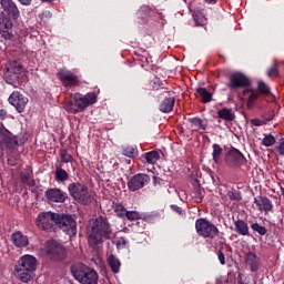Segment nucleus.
Masks as SVG:
<instances>
[{
  "label": "nucleus",
  "mask_w": 284,
  "mask_h": 284,
  "mask_svg": "<svg viewBox=\"0 0 284 284\" xmlns=\"http://www.w3.org/2000/svg\"><path fill=\"white\" fill-rule=\"evenodd\" d=\"M276 150H277L280 156H284V138L282 139V141L277 145Z\"/></svg>",
  "instance_id": "obj_47"
},
{
  "label": "nucleus",
  "mask_w": 284,
  "mask_h": 284,
  "mask_svg": "<svg viewBox=\"0 0 284 284\" xmlns=\"http://www.w3.org/2000/svg\"><path fill=\"white\" fill-rule=\"evenodd\" d=\"M21 72H23V67L21 63L12 61L7 64V74H14L16 78H19Z\"/></svg>",
  "instance_id": "obj_27"
},
{
  "label": "nucleus",
  "mask_w": 284,
  "mask_h": 284,
  "mask_svg": "<svg viewBox=\"0 0 284 284\" xmlns=\"http://www.w3.org/2000/svg\"><path fill=\"white\" fill-rule=\"evenodd\" d=\"M122 154L129 159H134L135 156H139V150L134 146H126L123 149Z\"/></svg>",
  "instance_id": "obj_33"
},
{
  "label": "nucleus",
  "mask_w": 284,
  "mask_h": 284,
  "mask_svg": "<svg viewBox=\"0 0 284 284\" xmlns=\"http://www.w3.org/2000/svg\"><path fill=\"white\" fill-rule=\"evenodd\" d=\"M267 77H278V64L274 62V64L267 69L266 71Z\"/></svg>",
  "instance_id": "obj_42"
},
{
  "label": "nucleus",
  "mask_w": 284,
  "mask_h": 284,
  "mask_svg": "<svg viewBox=\"0 0 284 284\" xmlns=\"http://www.w3.org/2000/svg\"><path fill=\"white\" fill-rule=\"evenodd\" d=\"M196 94H199L202 98V103H210L212 102L213 93L207 91L205 88H197Z\"/></svg>",
  "instance_id": "obj_30"
},
{
  "label": "nucleus",
  "mask_w": 284,
  "mask_h": 284,
  "mask_svg": "<svg viewBox=\"0 0 284 284\" xmlns=\"http://www.w3.org/2000/svg\"><path fill=\"white\" fill-rule=\"evenodd\" d=\"M44 196L51 203H65V201H68L69 199L68 193L65 191L57 187L48 189L44 192Z\"/></svg>",
  "instance_id": "obj_16"
},
{
  "label": "nucleus",
  "mask_w": 284,
  "mask_h": 284,
  "mask_svg": "<svg viewBox=\"0 0 284 284\" xmlns=\"http://www.w3.org/2000/svg\"><path fill=\"white\" fill-rule=\"evenodd\" d=\"M212 156H213V161L216 165H221V156H223V148L220 146V144L214 143L212 145Z\"/></svg>",
  "instance_id": "obj_29"
},
{
  "label": "nucleus",
  "mask_w": 284,
  "mask_h": 284,
  "mask_svg": "<svg viewBox=\"0 0 284 284\" xmlns=\"http://www.w3.org/2000/svg\"><path fill=\"white\" fill-rule=\"evenodd\" d=\"M113 210L119 219H125L128 210L125 209V206H123V204H115Z\"/></svg>",
  "instance_id": "obj_36"
},
{
  "label": "nucleus",
  "mask_w": 284,
  "mask_h": 284,
  "mask_svg": "<svg viewBox=\"0 0 284 284\" xmlns=\"http://www.w3.org/2000/svg\"><path fill=\"white\" fill-rule=\"evenodd\" d=\"M43 3H52L54 0H41Z\"/></svg>",
  "instance_id": "obj_53"
},
{
  "label": "nucleus",
  "mask_w": 284,
  "mask_h": 284,
  "mask_svg": "<svg viewBox=\"0 0 284 284\" xmlns=\"http://www.w3.org/2000/svg\"><path fill=\"white\" fill-rule=\"evenodd\" d=\"M226 196L227 199H230V201H243V195L241 194V191L236 190V189H231L226 192Z\"/></svg>",
  "instance_id": "obj_32"
},
{
  "label": "nucleus",
  "mask_w": 284,
  "mask_h": 284,
  "mask_svg": "<svg viewBox=\"0 0 284 284\" xmlns=\"http://www.w3.org/2000/svg\"><path fill=\"white\" fill-rule=\"evenodd\" d=\"M205 3H216L217 0H204Z\"/></svg>",
  "instance_id": "obj_52"
},
{
  "label": "nucleus",
  "mask_w": 284,
  "mask_h": 284,
  "mask_svg": "<svg viewBox=\"0 0 284 284\" xmlns=\"http://www.w3.org/2000/svg\"><path fill=\"white\" fill-rule=\"evenodd\" d=\"M54 179L58 183H65L70 179V174L61 165H55Z\"/></svg>",
  "instance_id": "obj_26"
},
{
  "label": "nucleus",
  "mask_w": 284,
  "mask_h": 284,
  "mask_svg": "<svg viewBox=\"0 0 284 284\" xmlns=\"http://www.w3.org/2000/svg\"><path fill=\"white\" fill-rule=\"evenodd\" d=\"M55 227H60L68 236H77V221L70 214L58 213Z\"/></svg>",
  "instance_id": "obj_9"
},
{
  "label": "nucleus",
  "mask_w": 284,
  "mask_h": 284,
  "mask_svg": "<svg viewBox=\"0 0 284 284\" xmlns=\"http://www.w3.org/2000/svg\"><path fill=\"white\" fill-rule=\"evenodd\" d=\"M89 244L94 245L95 250L103 245L105 241H112L114 233L112 232V224L108 217L100 215L98 216L91 227L88 229Z\"/></svg>",
  "instance_id": "obj_1"
},
{
  "label": "nucleus",
  "mask_w": 284,
  "mask_h": 284,
  "mask_svg": "<svg viewBox=\"0 0 284 284\" xmlns=\"http://www.w3.org/2000/svg\"><path fill=\"white\" fill-rule=\"evenodd\" d=\"M60 159H61V163H73L74 162V158L68 153V150L62 149L60 151Z\"/></svg>",
  "instance_id": "obj_34"
},
{
  "label": "nucleus",
  "mask_w": 284,
  "mask_h": 284,
  "mask_svg": "<svg viewBox=\"0 0 284 284\" xmlns=\"http://www.w3.org/2000/svg\"><path fill=\"white\" fill-rule=\"evenodd\" d=\"M262 119H264L263 121H265V124L270 121L274 120V111H268L262 114Z\"/></svg>",
  "instance_id": "obj_44"
},
{
  "label": "nucleus",
  "mask_w": 284,
  "mask_h": 284,
  "mask_svg": "<svg viewBox=\"0 0 284 284\" xmlns=\"http://www.w3.org/2000/svg\"><path fill=\"white\" fill-rule=\"evenodd\" d=\"M217 258L222 265H225V253H223V248L217 251Z\"/></svg>",
  "instance_id": "obj_46"
},
{
  "label": "nucleus",
  "mask_w": 284,
  "mask_h": 284,
  "mask_svg": "<svg viewBox=\"0 0 284 284\" xmlns=\"http://www.w3.org/2000/svg\"><path fill=\"white\" fill-rule=\"evenodd\" d=\"M58 77L64 88H79L83 83L79 80V77L70 70L60 69Z\"/></svg>",
  "instance_id": "obj_13"
},
{
  "label": "nucleus",
  "mask_w": 284,
  "mask_h": 284,
  "mask_svg": "<svg viewBox=\"0 0 284 284\" xmlns=\"http://www.w3.org/2000/svg\"><path fill=\"white\" fill-rule=\"evenodd\" d=\"M258 92H252L248 97L247 103H246V108H248V110H252V108H254V103H256V101H258Z\"/></svg>",
  "instance_id": "obj_37"
},
{
  "label": "nucleus",
  "mask_w": 284,
  "mask_h": 284,
  "mask_svg": "<svg viewBox=\"0 0 284 284\" xmlns=\"http://www.w3.org/2000/svg\"><path fill=\"white\" fill-rule=\"evenodd\" d=\"M0 148H2V150H9L10 152L19 148V138L13 135L10 130L6 129L3 123H0Z\"/></svg>",
  "instance_id": "obj_10"
},
{
  "label": "nucleus",
  "mask_w": 284,
  "mask_h": 284,
  "mask_svg": "<svg viewBox=\"0 0 284 284\" xmlns=\"http://www.w3.org/2000/svg\"><path fill=\"white\" fill-rule=\"evenodd\" d=\"M234 230L240 236H250V225L245 220H237L234 222Z\"/></svg>",
  "instance_id": "obj_24"
},
{
  "label": "nucleus",
  "mask_w": 284,
  "mask_h": 284,
  "mask_svg": "<svg viewBox=\"0 0 284 284\" xmlns=\"http://www.w3.org/2000/svg\"><path fill=\"white\" fill-rule=\"evenodd\" d=\"M254 204L260 212H272V210H274V204L267 196L254 197Z\"/></svg>",
  "instance_id": "obj_19"
},
{
  "label": "nucleus",
  "mask_w": 284,
  "mask_h": 284,
  "mask_svg": "<svg viewBox=\"0 0 284 284\" xmlns=\"http://www.w3.org/2000/svg\"><path fill=\"white\" fill-rule=\"evenodd\" d=\"M245 263L251 272H258V267H261V257L254 252H248L245 256Z\"/></svg>",
  "instance_id": "obj_20"
},
{
  "label": "nucleus",
  "mask_w": 284,
  "mask_h": 284,
  "mask_svg": "<svg viewBox=\"0 0 284 284\" xmlns=\"http://www.w3.org/2000/svg\"><path fill=\"white\" fill-rule=\"evenodd\" d=\"M211 179H213V181H214V178L211 175Z\"/></svg>",
  "instance_id": "obj_58"
},
{
  "label": "nucleus",
  "mask_w": 284,
  "mask_h": 284,
  "mask_svg": "<svg viewBox=\"0 0 284 284\" xmlns=\"http://www.w3.org/2000/svg\"><path fill=\"white\" fill-rule=\"evenodd\" d=\"M171 210H173V212H176V214H182L181 209L176 204H172Z\"/></svg>",
  "instance_id": "obj_48"
},
{
  "label": "nucleus",
  "mask_w": 284,
  "mask_h": 284,
  "mask_svg": "<svg viewBox=\"0 0 284 284\" xmlns=\"http://www.w3.org/2000/svg\"><path fill=\"white\" fill-rule=\"evenodd\" d=\"M20 180L23 185H27V187H34L37 185V182H34V176L32 174V170L24 169L20 172Z\"/></svg>",
  "instance_id": "obj_21"
},
{
  "label": "nucleus",
  "mask_w": 284,
  "mask_h": 284,
  "mask_svg": "<svg viewBox=\"0 0 284 284\" xmlns=\"http://www.w3.org/2000/svg\"><path fill=\"white\" fill-rule=\"evenodd\" d=\"M0 6L8 17H4L3 13H0V36L4 41H10L12 39V20L17 21L20 17L19 7L12 0H1Z\"/></svg>",
  "instance_id": "obj_2"
},
{
  "label": "nucleus",
  "mask_w": 284,
  "mask_h": 284,
  "mask_svg": "<svg viewBox=\"0 0 284 284\" xmlns=\"http://www.w3.org/2000/svg\"><path fill=\"white\" fill-rule=\"evenodd\" d=\"M174 103H176V98L174 97V91L164 92V99L159 105L160 112L164 114H170L174 110Z\"/></svg>",
  "instance_id": "obj_18"
},
{
  "label": "nucleus",
  "mask_w": 284,
  "mask_h": 284,
  "mask_svg": "<svg viewBox=\"0 0 284 284\" xmlns=\"http://www.w3.org/2000/svg\"><path fill=\"white\" fill-rule=\"evenodd\" d=\"M11 240L16 247H28L29 245L28 236L23 235L21 232L13 233Z\"/></svg>",
  "instance_id": "obj_23"
},
{
  "label": "nucleus",
  "mask_w": 284,
  "mask_h": 284,
  "mask_svg": "<svg viewBox=\"0 0 284 284\" xmlns=\"http://www.w3.org/2000/svg\"><path fill=\"white\" fill-rule=\"evenodd\" d=\"M37 272V257L23 255L16 265V276L22 283H30Z\"/></svg>",
  "instance_id": "obj_4"
},
{
  "label": "nucleus",
  "mask_w": 284,
  "mask_h": 284,
  "mask_svg": "<svg viewBox=\"0 0 284 284\" xmlns=\"http://www.w3.org/2000/svg\"><path fill=\"white\" fill-rule=\"evenodd\" d=\"M108 263L113 274H119V272H121V260H119L116 255L114 254L109 255Z\"/></svg>",
  "instance_id": "obj_28"
},
{
  "label": "nucleus",
  "mask_w": 284,
  "mask_h": 284,
  "mask_svg": "<svg viewBox=\"0 0 284 284\" xmlns=\"http://www.w3.org/2000/svg\"><path fill=\"white\" fill-rule=\"evenodd\" d=\"M159 181V178H156V176H153V183H154V185H156V182Z\"/></svg>",
  "instance_id": "obj_54"
},
{
  "label": "nucleus",
  "mask_w": 284,
  "mask_h": 284,
  "mask_svg": "<svg viewBox=\"0 0 284 284\" xmlns=\"http://www.w3.org/2000/svg\"><path fill=\"white\" fill-rule=\"evenodd\" d=\"M21 6H30L32 3V0H18Z\"/></svg>",
  "instance_id": "obj_49"
},
{
  "label": "nucleus",
  "mask_w": 284,
  "mask_h": 284,
  "mask_svg": "<svg viewBox=\"0 0 284 284\" xmlns=\"http://www.w3.org/2000/svg\"><path fill=\"white\" fill-rule=\"evenodd\" d=\"M8 115V112L3 109L0 110V119L3 121L6 116Z\"/></svg>",
  "instance_id": "obj_50"
},
{
  "label": "nucleus",
  "mask_w": 284,
  "mask_h": 284,
  "mask_svg": "<svg viewBox=\"0 0 284 284\" xmlns=\"http://www.w3.org/2000/svg\"><path fill=\"white\" fill-rule=\"evenodd\" d=\"M68 192L71 199L77 201V203H80V205H90L91 203H94V193L90 191L88 185L81 182L70 183L68 185Z\"/></svg>",
  "instance_id": "obj_6"
},
{
  "label": "nucleus",
  "mask_w": 284,
  "mask_h": 284,
  "mask_svg": "<svg viewBox=\"0 0 284 284\" xmlns=\"http://www.w3.org/2000/svg\"><path fill=\"white\" fill-rule=\"evenodd\" d=\"M70 272L80 284H99V273L83 263L71 265Z\"/></svg>",
  "instance_id": "obj_5"
},
{
  "label": "nucleus",
  "mask_w": 284,
  "mask_h": 284,
  "mask_svg": "<svg viewBox=\"0 0 284 284\" xmlns=\"http://www.w3.org/2000/svg\"><path fill=\"white\" fill-rule=\"evenodd\" d=\"M251 230H253V232H256L257 234H260V236H265V234H267V229L265 226L258 224V222L251 224Z\"/></svg>",
  "instance_id": "obj_35"
},
{
  "label": "nucleus",
  "mask_w": 284,
  "mask_h": 284,
  "mask_svg": "<svg viewBox=\"0 0 284 284\" xmlns=\"http://www.w3.org/2000/svg\"><path fill=\"white\" fill-rule=\"evenodd\" d=\"M97 103V93L89 92L82 94L80 92L71 93L69 101L64 105V110L70 114H79V112H85L87 108Z\"/></svg>",
  "instance_id": "obj_3"
},
{
  "label": "nucleus",
  "mask_w": 284,
  "mask_h": 284,
  "mask_svg": "<svg viewBox=\"0 0 284 284\" xmlns=\"http://www.w3.org/2000/svg\"><path fill=\"white\" fill-rule=\"evenodd\" d=\"M196 23H199V19L195 18Z\"/></svg>",
  "instance_id": "obj_57"
},
{
  "label": "nucleus",
  "mask_w": 284,
  "mask_h": 284,
  "mask_svg": "<svg viewBox=\"0 0 284 284\" xmlns=\"http://www.w3.org/2000/svg\"><path fill=\"white\" fill-rule=\"evenodd\" d=\"M150 12H152V9H150V7L142 6L138 11V16L140 17V19H146V17H150Z\"/></svg>",
  "instance_id": "obj_39"
},
{
  "label": "nucleus",
  "mask_w": 284,
  "mask_h": 284,
  "mask_svg": "<svg viewBox=\"0 0 284 284\" xmlns=\"http://www.w3.org/2000/svg\"><path fill=\"white\" fill-rule=\"evenodd\" d=\"M59 213L41 212L36 219V225L43 232H54L57 230V219Z\"/></svg>",
  "instance_id": "obj_7"
},
{
  "label": "nucleus",
  "mask_w": 284,
  "mask_h": 284,
  "mask_svg": "<svg viewBox=\"0 0 284 284\" xmlns=\"http://www.w3.org/2000/svg\"><path fill=\"white\" fill-rule=\"evenodd\" d=\"M28 98L18 91H14L10 97H9V103L16 108L17 112L21 114V112L26 111V105H28Z\"/></svg>",
  "instance_id": "obj_17"
},
{
  "label": "nucleus",
  "mask_w": 284,
  "mask_h": 284,
  "mask_svg": "<svg viewBox=\"0 0 284 284\" xmlns=\"http://www.w3.org/2000/svg\"><path fill=\"white\" fill-rule=\"evenodd\" d=\"M217 118L222 119V121H226L227 123H232L234 119H236V114L232 109L223 108L217 110Z\"/></svg>",
  "instance_id": "obj_25"
},
{
  "label": "nucleus",
  "mask_w": 284,
  "mask_h": 284,
  "mask_svg": "<svg viewBox=\"0 0 284 284\" xmlns=\"http://www.w3.org/2000/svg\"><path fill=\"white\" fill-rule=\"evenodd\" d=\"M274 143H276V138H274V135L272 134L265 135L262 140V145H264L265 148H272Z\"/></svg>",
  "instance_id": "obj_38"
},
{
  "label": "nucleus",
  "mask_w": 284,
  "mask_h": 284,
  "mask_svg": "<svg viewBox=\"0 0 284 284\" xmlns=\"http://www.w3.org/2000/svg\"><path fill=\"white\" fill-rule=\"evenodd\" d=\"M195 231L202 239H216L219 236V227L204 217L195 221Z\"/></svg>",
  "instance_id": "obj_8"
},
{
  "label": "nucleus",
  "mask_w": 284,
  "mask_h": 284,
  "mask_svg": "<svg viewBox=\"0 0 284 284\" xmlns=\"http://www.w3.org/2000/svg\"><path fill=\"white\" fill-rule=\"evenodd\" d=\"M229 252H232V247H229Z\"/></svg>",
  "instance_id": "obj_56"
},
{
  "label": "nucleus",
  "mask_w": 284,
  "mask_h": 284,
  "mask_svg": "<svg viewBox=\"0 0 284 284\" xmlns=\"http://www.w3.org/2000/svg\"><path fill=\"white\" fill-rule=\"evenodd\" d=\"M250 78L241 72L233 73L230 77V82L227 83V88H230V90H239V88H250Z\"/></svg>",
  "instance_id": "obj_15"
},
{
  "label": "nucleus",
  "mask_w": 284,
  "mask_h": 284,
  "mask_svg": "<svg viewBox=\"0 0 284 284\" xmlns=\"http://www.w3.org/2000/svg\"><path fill=\"white\" fill-rule=\"evenodd\" d=\"M252 125H255V128H261V125H265V121L261 119H251Z\"/></svg>",
  "instance_id": "obj_45"
},
{
  "label": "nucleus",
  "mask_w": 284,
  "mask_h": 284,
  "mask_svg": "<svg viewBox=\"0 0 284 284\" xmlns=\"http://www.w3.org/2000/svg\"><path fill=\"white\" fill-rule=\"evenodd\" d=\"M237 283L245 284V283H243V274H241V273L237 275Z\"/></svg>",
  "instance_id": "obj_51"
},
{
  "label": "nucleus",
  "mask_w": 284,
  "mask_h": 284,
  "mask_svg": "<svg viewBox=\"0 0 284 284\" xmlns=\"http://www.w3.org/2000/svg\"><path fill=\"white\" fill-rule=\"evenodd\" d=\"M245 163H247V159H245V155L239 149H232L226 153V165L229 168H241Z\"/></svg>",
  "instance_id": "obj_14"
},
{
  "label": "nucleus",
  "mask_w": 284,
  "mask_h": 284,
  "mask_svg": "<svg viewBox=\"0 0 284 284\" xmlns=\"http://www.w3.org/2000/svg\"><path fill=\"white\" fill-rule=\"evenodd\" d=\"M115 245H116L118 250H125V247H128V245H130V242L128 240H125V237H120L115 242Z\"/></svg>",
  "instance_id": "obj_43"
},
{
  "label": "nucleus",
  "mask_w": 284,
  "mask_h": 284,
  "mask_svg": "<svg viewBox=\"0 0 284 284\" xmlns=\"http://www.w3.org/2000/svg\"><path fill=\"white\" fill-rule=\"evenodd\" d=\"M125 219H128V221H140L141 213H139V211H126Z\"/></svg>",
  "instance_id": "obj_40"
},
{
  "label": "nucleus",
  "mask_w": 284,
  "mask_h": 284,
  "mask_svg": "<svg viewBox=\"0 0 284 284\" xmlns=\"http://www.w3.org/2000/svg\"><path fill=\"white\" fill-rule=\"evenodd\" d=\"M144 159L146 163L154 165V163L161 159V155L159 154V151H150L144 154Z\"/></svg>",
  "instance_id": "obj_31"
},
{
  "label": "nucleus",
  "mask_w": 284,
  "mask_h": 284,
  "mask_svg": "<svg viewBox=\"0 0 284 284\" xmlns=\"http://www.w3.org/2000/svg\"><path fill=\"white\" fill-rule=\"evenodd\" d=\"M150 175L145 173H138L130 178L128 181V190L129 192H139V190H143L146 185H150Z\"/></svg>",
  "instance_id": "obj_12"
},
{
  "label": "nucleus",
  "mask_w": 284,
  "mask_h": 284,
  "mask_svg": "<svg viewBox=\"0 0 284 284\" xmlns=\"http://www.w3.org/2000/svg\"><path fill=\"white\" fill-rule=\"evenodd\" d=\"M257 92H260V94H271L270 87H267L262 80L257 82Z\"/></svg>",
  "instance_id": "obj_41"
},
{
  "label": "nucleus",
  "mask_w": 284,
  "mask_h": 284,
  "mask_svg": "<svg viewBox=\"0 0 284 284\" xmlns=\"http://www.w3.org/2000/svg\"><path fill=\"white\" fill-rule=\"evenodd\" d=\"M187 122L191 123V128L193 129V132H199L202 130V132H205L207 130V120H203L201 118H189Z\"/></svg>",
  "instance_id": "obj_22"
},
{
  "label": "nucleus",
  "mask_w": 284,
  "mask_h": 284,
  "mask_svg": "<svg viewBox=\"0 0 284 284\" xmlns=\"http://www.w3.org/2000/svg\"><path fill=\"white\" fill-rule=\"evenodd\" d=\"M45 250L51 261H64L67 256L65 246L57 241L48 242Z\"/></svg>",
  "instance_id": "obj_11"
},
{
  "label": "nucleus",
  "mask_w": 284,
  "mask_h": 284,
  "mask_svg": "<svg viewBox=\"0 0 284 284\" xmlns=\"http://www.w3.org/2000/svg\"><path fill=\"white\" fill-rule=\"evenodd\" d=\"M247 92H250V91H247V90H244V94H247Z\"/></svg>",
  "instance_id": "obj_55"
}]
</instances>
